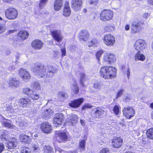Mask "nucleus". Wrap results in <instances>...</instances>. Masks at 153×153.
Here are the masks:
<instances>
[{
  "label": "nucleus",
  "mask_w": 153,
  "mask_h": 153,
  "mask_svg": "<svg viewBox=\"0 0 153 153\" xmlns=\"http://www.w3.org/2000/svg\"><path fill=\"white\" fill-rule=\"evenodd\" d=\"M99 74L105 79H112L117 76V69L112 66H104L100 68Z\"/></svg>",
  "instance_id": "nucleus-1"
},
{
  "label": "nucleus",
  "mask_w": 153,
  "mask_h": 153,
  "mask_svg": "<svg viewBox=\"0 0 153 153\" xmlns=\"http://www.w3.org/2000/svg\"><path fill=\"white\" fill-rule=\"evenodd\" d=\"M33 72L39 78L46 77V71L45 66L41 63H36L33 68Z\"/></svg>",
  "instance_id": "nucleus-2"
},
{
  "label": "nucleus",
  "mask_w": 153,
  "mask_h": 153,
  "mask_svg": "<svg viewBox=\"0 0 153 153\" xmlns=\"http://www.w3.org/2000/svg\"><path fill=\"white\" fill-rule=\"evenodd\" d=\"M113 16V12L112 10L104 9L101 11L100 14L99 18L102 21L106 22L112 20Z\"/></svg>",
  "instance_id": "nucleus-3"
},
{
  "label": "nucleus",
  "mask_w": 153,
  "mask_h": 153,
  "mask_svg": "<svg viewBox=\"0 0 153 153\" xmlns=\"http://www.w3.org/2000/svg\"><path fill=\"white\" fill-rule=\"evenodd\" d=\"M102 40L104 44L107 47L113 46L116 42L115 36L110 33L104 35Z\"/></svg>",
  "instance_id": "nucleus-4"
},
{
  "label": "nucleus",
  "mask_w": 153,
  "mask_h": 153,
  "mask_svg": "<svg viewBox=\"0 0 153 153\" xmlns=\"http://www.w3.org/2000/svg\"><path fill=\"white\" fill-rule=\"evenodd\" d=\"M22 93L30 97L33 101L38 100L40 98V96L39 94L36 93L32 89L28 87L23 88Z\"/></svg>",
  "instance_id": "nucleus-5"
},
{
  "label": "nucleus",
  "mask_w": 153,
  "mask_h": 153,
  "mask_svg": "<svg viewBox=\"0 0 153 153\" xmlns=\"http://www.w3.org/2000/svg\"><path fill=\"white\" fill-rule=\"evenodd\" d=\"M5 16L8 20H15L18 17V12L15 8L10 7L6 10L5 11Z\"/></svg>",
  "instance_id": "nucleus-6"
},
{
  "label": "nucleus",
  "mask_w": 153,
  "mask_h": 153,
  "mask_svg": "<svg viewBox=\"0 0 153 153\" xmlns=\"http://www.w3.org/2000/svg\"><path fill=\"white\" fill-rule=\"evenodd\" d=\"M54 138L59 143H64L68 139V136L65 132H60L59 131H55Z\"/></svg>",
  "instance_id": "nucleus-7"
},
{
  "label": "nucleus",
  "mask_w": 153,
  "mask_h": 153,
  "mask_svg": "<svg viewBox=\"0 0 153 153\" xmlns=\"http://www.w3.org/2000/svg\"><path fill=\"white\" fill-rule=\"evenodd\" d=\"M135 111L134 108L130 106L125 107L122 110L123 115L127 119H130L134 117L135 114Z\"/></svg>",
  "instance_id": "nucleus-8"
},
{
  "label": "nucleus",
  "mask_w": 153,
  "mask_h": 153,
  "mask_svg": "<svg viewBox=\"0 0 153 153\" xmlns=\"http://www.w3.org/2000/svg\"><path fill=\"white\" fill-rule=\"evenodd\" d=\"M145 24L143 22L138 21L137 22H134L131 25V33L135 34L140 32L143 29Z\"/></svg>",
  "instance_id": "nucleus-9"
},
{
  "label": "nucleus",
  "mask_w": 153,
  "mask_h": 153,
  "mask_svg": "<svg viewBox=\"0 0 153 153\" xmlns=\"http://www.w3.org/2000/svg\"><path fill=\"white\" fill-rule=\"evenodd\" d=\"M19 74L22 80L25 82H28L31 79V76L30 74L24 68H20L19 70Z\"/></svg>",
  "instance_id": "nucleus-10"
},
{
  "label": "nucleus",
  "mask_w": 153,
  "mask_h": 153,
  "mask_svg": "<svg viewBox=\"0 0 153 153\" xmlns=\"http://www.w3.org/2000/svg\"><path fill=\"white\" fill-rule=\"evenodd\" d=\"M146 43L144 40L138 39L136 41L134 45V47L136 50L142 51L146 48Z\"/></svg>",
  "instance_id": "nucleus-11"
},
{
  "label": "nucleus",
  "mask_w": 153,
  "mask_h": 153,
  "mask_svg": "<svg viewBox=\"0 0 153 153\" xmlns=\"http://www.w3.org/2000/svg\"><path fill=\"white\" fill-rule=\"evenodd\" d=\"M123 140L120 137H114L111 140V144L112 147L115 148H120L123 145Z\"/></svg>",
  "instance_id": "nucleus-12"
},
{
  "label": "nucleus",
  "mask_w": 153,
  "mask_h": 153,
  "mask_svg": "<svg viewBox=\"0 0 153 153\" xmlns=\"http://www.w3.org/2000/svg\"><path fill=\"white\" fill-rule=\"evenodd\" d=\"M116 59L115 55L112 53H107L103 56L104 62L108 65L115 62Z\"/></svg>",
  "instance_id": "nucleus-13"
},
{
  "label": "nucleus",
  "mask_w": 153,
  "mask_h": 153,
  "mask_svg": "<svg viewBox=\"0 0 153 153\" xmlns=\"http://www.w3.org/2000/svg\"><path fill=\"white\" fill-rule=\"evenodd\" d=\"M82 0H72L71 6L73 10L77 11L81 10L82 7Z\"/></svg>",
  "instance_id": "nucleus-14"
},
{
  "label": "nucleus",
  "mask_w": 153,
  "mask_h": 153,
  "mask_svg": "<svg viewBox=\"0 0 153 153\" xmlns=\"http://www.w3.org/2000/svg\"><path fill=\"white\" fill-rule=\"evenodd\" d=\"M5 143L6 147L8 149H13L16 147L18 143L17 139L15 137H12L8 139Z\"/></svg>",
  "instance_id": "nucleus-15"
},
{
  "label": "nucleus",
  "mask_w": 153,
  "mask_h": 153,
  "mask_svg": "<svg viewBox=\"0 0 153 153\" xmlns=\"http://www.w3.org/2000/svg\"><path fill=\"white\" fill-rule=\"evenodd\" d=\"M64 116L62 113H57L53 117V124L56 127L60 125L62 123Z\"/></svg>",
  "instance_id": "nucleus-16"
},
{
  "label": "nucleus",
  "mask_w": 153,
  "mask_h": 153,
  "mask_svg": "<svg viewBox=\"0 0 153 153\" xmlns=\"http://www.w3.org/2000/svg\"><path fill=\"white\" fill-rule=\"evenodd\" d=\"M32 103L31 100L27 97L21 98L19 101V106L23 108L29 107Z\"/></svg>",
  "instance_id": "nucleus-17"
},
{
  "label": "nucleus",
  "mask_w": 153,
  "mask_h": 153,
  "mask_svg": "<svg viewBox=\"0 0 153 153\" xmlns=\"http://www.w3.org/2000/svg\"><path fill=\"white\" fill-rule=\"evenodd\" d=\"M32 48L35 50H39L42 49L43 47L44 43L42 40L35 39L31 43Z\"/></svg>",
  "instance_id": "nucleus-18"
},
{
  "label": "nucleus",
  "mask_w": 153,
  "mask_h": 153,
  "mask_svg": "<svg viewBox=\"0 0 153 153\" xmlns=\"http://www.w3.org/2000/svg\"><path fill=\"white\" fill-rule=\"evenodd\" d=\"M50 35L54 41L58 42H60L62 40L63 37L61 35V32L58 30L50 31Z\"/></svg>",
  "instance_id": "nucleus-19"
},
{
  "label": "nucleus",
  "mask_w": 153,
  "mask_h": 153,
  "mask_svg": "<svg viewBox=\"0 0 153 153\" xmlns=\"http://www.w3.org/2000/svg\"><path fill=\"white\" fill-rule=\"evenodd\" d=\"M83 101L84 99L82 97L75 99L71 101L68 103V105L73 108H78L82 104Z\"/></svg>",
  "instance_id": "nucleus-20"
},
{
  "label": "nucleus",
  "mask_w": 153,
  "mask_h": 153,
  "mask_svg": "<svg viewBox=\"0 0 153 153\" xmlns=\"http://www.w3.org/2000/svg\"><path fill=\"white\" fill-rule=\"evenodd\" d=\"M90 34L87 30H82L79 33L78 37L80 41L84 42L88 40L90 38Z\"/></svg>",
  "instance_id": "nucleus-21"
},
{
  "label": "nucleus",
  "mask_w": 153,
  "mask_h": 153,
  "mask_svg": "<svg viewBox=\"0 0 153 153\" xmlns=\"http://www.w3.org/2000/svg\"><path fill=\"white\" fill-rule=\"evenodd\" d=\"M40 128L44 133L48 134L52 130V126L48 122L45 121L41 124Z\"/></svg>",
  "instance_id": "nucleus-22"
},
{
  "label": "nucleus",
  "mask_w": 153,
  "mask_h": 153,
  "mask_svg": "<svg viewBox=\"0 0 153 153\" xmlns=\"http://www.w3.org/2000/svg\"><path fill=\"white\" fill-rule=\"evenodd\" d=\"M57 72V69L54 66L49 65L47 66L46 77L51 78L55 76Z\"/></svg>",
  "instance_id": "nucleus-23"
},
{
  "label": "nucleus",
  "mask_w": 153,
  "mask_h": 153,
  "mask_svg": "<svg viewBox=\"0 0 153 153\" xmlns=\"http://www.w3.org/2000/svg\"><path fill=\"white\" fill-rule=\"evenodd\" d=\"M71 10L68 1H65L64 4L63 10L62 15L65 17H68L70 16Z\"/></svg>",
  "instance_id": "nucleus-24"
},
{
  "label": "nucleus",
  "mask_w": 153,
  "mask_h": 153,
  "mask_svg": "<svg viewBox=\"0 0 153 153\" xmlns=\"http://www.w3.org/2000/svg\"><path fill=\"white\" fill-rule=\"evenodd\" d=\"M19 139L20 141L22 143L24 144L30 143L32 140L31 138L29 136L23 133L20 134L19 136Z\"/></svg>",
  "instance_id": "nucleus-25"
},
{
  "label": "nucleus",
  "mask_w": 153,
  "mask_h": 153,
  "mask_svg": "<svg viewBox=\"0 0 153 153\" xmlns=\"http://www.w3.org/2000/svg\"><path fill=\"white\" fill-rule=\"evenodd\" d=\"M18 38L24 41L29 36V33L27 30H19L17 34Z\"/></svg>",
  "instance_id": "nucleus-26"
},
{
  "label": "nucleus",
  "mask_w": 153,
  "mask_h": 153,
  "mask_svg": "<svg viewBox=\"0 0 153 153\" xmlns=\"http://www.w3.org/2000/svg\"><path fill=\"white\" fill-rule=\"evenodd\" d=\"M63 0H55L53 3V8L56 11H59L62 8Z\"/></svg>",
  "instance_id": "nucleus-27"
},
{
  "label": "nucleus",
  "mask_w": 153,
  "mask_h": 153,
  "mask_svg": "<svg viewBox=\"0 0 153 153\" xmlns=\"http://www.w3.org/2000/svg\"><path fill=\"white\" fill-rule=\"evenodd\" d=\"M94 109H95L94 112V117L95 118H102V115L104 112V111L99 107L95 108Z\"/></svg>",
  "instance_id": "nucleus-28"
},
{
  "label": "nucleus",
  "mask_w": 153,
  "mask_h": 153,
  "mask_svg": "<svg viewBox=\"0 0 153 153\" xmlns=\"http://www.w3.org/2000/svg\"><path fill=\"white\" fill-rule=\"evenodd\" d=\"M8 84L10 86L17 87L19 85L20 82L16 77H12L9 80Z\"/></svg>",
  "instance_id": "nucleus-29"
},
{
  "label": "nucleus",
  "mask_w": 153,
  "mask_h": 153,
  "mask_svg": "<svg viewBox=\"0 0 153 153\" xmlns=\"http://www.w3.org/2000/svg\"><path fill=\"white\" fill-rule=\"evenodd\" d=\"M136 51L137 52L135 54L134 56L135 60L136 61H144L145 60V56L143 54L140 53V52L142 51H140L139 50Z\"/></svg>",
  "instance_id": "nucleus-30"
},
{
  "label": "nucleus",
  "mask_w": 153,
  "mask_h": 153,
  "mask_svg": "<svg viewBox=\"0 0 153 153\" xmlns=\"http://www.w3.org/2000/svg\"><path fill=\"white\" fill-rule=\"evenodd\" d=\"M78 121V117L77 115L75 114H72L70 116L68 122L71 124V125L73 126L76 124Z\"/></svg>",
  "instance_id": "nucleus-31"
},
{
  "label": "nucleus",
  "mask_w": 153,
  "mask_h": 153,
  "mask_svg": "<svg viewBox=\"0 0 153 153\" xmlns=\"http://www.w3.org/2000/svg\"><path fill=\"white\" fill-rule=\"evenodd\" d=\"M99 43L98 39L96 38H93L92 39L88 42L87 43V45L89 47H95L97 46V45Z\"/></svg>",
  "instance_id": "nucleus-32"
},
{
  "label": "nucleus",
  "mask_w": 153,
  "mask_h": 153,
  "mask_svg": "<svg viewBox=\"0 0 153 153\" xmlns=\"http://www.w3.org/2000/svg\"><path fill=\"white\" fill-rule=\"evenodd\" d=\"M86 141V139H83L79 141L78 147L81 152L84 151L85 150Z\"/></svg>",
  "instance_id": "nucleus-33"
},
{
  "label": "nucleus",
  "mask_w": 153,
  "mask_h": 153,
  "mask_svg": "<svg viewBox=\"0 0 153 153\" xmlns=\"http://www.w3.org/2000/svg\"><path fill=\"white\" fill-rule=\"evenodd\" d=\"M147 137L149 139L153 140V127L148 129L146 132Z\"/></svg>",
  "instance_id": "nucleus-34"
},
{
  "label": "nucleus",
  "mask_w": 153,
  "mask_h": 153,
  "mask_svg": "<svg viewBox=\"0 0 153 153\" xmlns=\"http://www.w3.org/2000/svg\"><path fill=\"white\" fill-rule=\"evenodd\" d=\"M104 30V31L105 33L111 32L114 30V27L113 25H108L105 27Z\"/></svg>",
  "instance_id": "nucleus-35"
},
{
  "label": "nucleus",
  "mask_w": 153,
  "mask_h": 153,
  "mask_svg": "<svg viewBox=\"0 0 153 153\" xmlns=\"http://www.w3.org/2000/svg\"><path fill=\"white\" fill-rule=\"evenodd\" d=\"M79 75L80 76L79 79L80 83L84 87L85 85L83 82L85 80V74L84 73H81L79 74Z\"/></svg>",
  "instance_id": "nucleus-36"
},
{
  "label": "nucleus",
  "mask_w": 153,
  "mask_h": 153,
  "mask_svg": "<svg viewBox=\"0 0 153 153\" xmlns=\"http://www.w3.org/2000/svg\"><path fill=\"white\" fill-rule=\"evenodd\" d=\"M121 107L119 105H115L113 107L112 110L116 115H118L120 113Z\"/></svg>",
  "instance_id": "nucleus-37"
},
{
  "label": "nucleus",
  "mask_w": 153,
  "mask_h": 153,
  "mask_svg": "<svg viewBox=\"0 0 153 153\" xmlns=\"http://www.w3.org/2000/svg\"><path fill=\"white\" fill-rule=\"evenodd\" d=\"M32 150L34 153H39L40 151V149L38 144H34L32 147Z\"/></svg>",
  "instance_id": "nucleus-38"
},
{
  "label": "nucleus",
  "mask_w": 153,
  "mask_h": 153,
  "mask_svg": "<svg viewBox=\"0 0 153 153\" xmlns=\"http://www.w3.org/2000/svg\"><path fill=\"white\" fill-rule=\"evenodd\" d=\"M20 153H31L30 149L28 147L24 146L22 147L20 151Z\"/></svg>",
  "instance_id": "nucleus-39"
},
{
  "label": "nucleus",
  "mask_w": 153,
  "mask_h": 153,
  "mask_svg": "<svg viewBox=\"0 0 153 153\" xmlns=\"http://www.w3.org/2000/svg\"><path fill=\"white\" fill-rule=\"evenodd\" d=\"M44 152L45 153H53V151L52 147L45 146L44 148Z\"/></svg>",
  "instance_id": "nucleus-40"
},
{
  "label": "nucleus",
  "mask_w": 153,
  "mask_h": 153,
  "mask_svg": "<svg viewBox=\"0 0 153 153\" xmlns=\"http://www.w3.org/2000/svg\"><path fill=\"white\" fill-rule=\"evenodd\" d=\"M73 88L72 89V92L74 94H77L79 92V88L78 85L76 84L73 85Z\"/></svg>",
  "instance_id": "nucleus-41"
},
{
  "label": "nucleus",
  "mask_w": 153,
  "mask_h": 153,
  "mask_svg": "<svg viewBox=\"0 0 153 153\" xmlns=\"http://www.w3.org/2000/svg\"><path fill=\"white\" fill-rule=\"evenodd\" d=\"M104 53V51L102 50L101 49L98 51L96 53V56L98 61H100V58Z\"/></svg>",
  "instance_id": "nucleus-42"
},
{
  "label": "nucleus",
  "mask_w": 153,
  "mask_h": 153,
  "mask_svg": "<svg viewBox=\"0 0 153 153\" xmlns=\"http://www.w3.org/2000/svg\"><path fill=\"white\" fill-rule=\"evenodd\" d=\"M49 0H40L39 7L40 9H42L45 5L47 4Z\"/></svg>",
  "instance_id": "nucleus-43"
},
{
  "label": "nucleus",
  "mask_w": 153,
  "mask_h": 153,
  "mask_svg": "<svg viewBox=\"0 0 153 153\" xmlns=\"http://www.w3.org/2000/svg\"><path fill=\"white\" fill-rule=\"evenodd\" d=\"M3 125L5 127H6L10 128H13L14 126V125H13L10 123L7 122H3Z\"/></svg>",
  "instance_id": "nucleus-44"
},
{
  "label": "nucleus",
  "mask_w": 153,
  "mask_h": 153,
  "mask_svg": "<svg viewBox=\"0 0 153 153\" xmlns=\"http://www.w3.org/2000/svg\"><path fill=\"white\" fill-rule=\"evenodd\" d=\"M88 2L89 4L97 6L99 3V0H88Z\"/></svg>",
  "instance_id": "nucleus-45"
},
{
  "label": "nucleus",
  "mask_w": 153,
  "mask_h": 153,
  "mask_svg": "<svg viewBox=\"0 0 153 153\" xmlns=\"http://www.w3.org/2000/svg\"><path fill=\"white\" fill-rule=\"evenodd\" d=\"M99 153H111L109 149L107 147H104L100 150Z\"/></svg>",
  "instance_id": "nucleus-46"
},
{
  "label": "nucleus",
  "mask_w": 153,
  "mask_h": 153,
  "mask_svg": "<svg viewBox=\"0 0 153 153\" xmlns=\"http://www.w3.org/2000/svg\"><path fill=\"white\" fill-rule=\"evenodd\" d=\"M33 88L35 89H41V87L39 83L36 81L33 83Z\"/></svg>",
  "instance_id": "nucleus-47"
},
{
  "label": "nucleus",
  "mask_w": 153,
  "mask_h": 153,
  "mask_svg": "<svg viewBox=\"0 0 153 153\" xmlns=\"http://www.w3.org/2000/svg\"><path fill=\"white\" fill-rule=\"evenodd\" d=\"M92 107V106L89 103L85 104L82 106L81 109L84 110L85 108H91Z\"/></svg>",
  "instance_id": "nucleus-48"
},
{
  "label": "nucleus",
  "mask_w": 153,
  "mask_h": 153,
  "mask_svg": "<svg viewBox=\"0 0 153 153\" xmlns=\"http://www.w3.org/2000/svg\"><path fill=\"white\" fill-rule=\"evenodd\" d=\"M101 85L98 82H96L93 84V87L96 89H99L101 88Z\"/></svg>",
  "instance_id": "nucleus-49"
},
{
  "label": "nucleus",
  "mask_w": 153,
  "mask_h": 153,
  "mask_svg": "<svg viewBox=\"0 0 153 153\" xmlns=\"http://www.w3.org/2000/svg\"><path fill=\"white\" fill-rule=\"evenodd\" d=\"M131 100V96L129 94L124 97L123 99V101L125 102H129Z\"/></svg>",
  "instance_id": "nucleus-50"
},
{
  "label": "nucleus",
  "mask_w": 153,
  "mask_h": 153,
  "mask_svg": "<svg viewBox=\"0 0 153 153\" xmlns=\"http://www.w3.org/2000/svg\"><path fill=\"white\" fill-rule=\"evenodd\" d=\"M123 91L124 90L123 89L120 90L117 93L116 98L117 99L119 98L122 95Z\"/></svg>",
  "instance_id": "nucleus-51"
},
{
  "label": "nucleus",
  "mask_w": 153,
  "mask_h": 153,
  "mask_svg": "<svg viewBox=\"0 0 153 153\" xmlns=\"http://www.w3.org/2000/svg\"><path fill=\"white\" fill-rule=\"evenodd\" d=\"M50 115V113L48 109H45L43 112V116L45 117H47Z\"/></svg>",
  "instance_id": "nucleus-52"
},
{
  "label": "nucleus",
  "mask_w": 153,
  "mask_h": 153,
  "mask_svg": "<svg viewBox=\"0 0 153 153\" xmlns=\"http://www.w3.org/2000/svg\"><path fill=\"white\" fill-rule=\"evenodd\" d=\"M2 1L8 4H13L15 2V0H2Z\"/></svg>",
  "instance_id": "nucleus-53"
},
{
  "label": "nucleus",
  "mask_w": 153,
  "mask_h": 153,
  "mask_svg": "<svg viewBox=\"0 0 153 153\" xmlns=\"http://www.w3.org/2000/svg\"><path fill=\"white\" fill-rule=\"evenodd\" d=\"M62 52V57H63L66 55V52L65 48H63L60 49Z\"/></svg>",
  "instance_id": "nucleus-54"
},
{
  "label": "nucleus",
  "mask_w": 153,
  "mask_h": 153,
  "mask_svg": "<svg viewBox=\"0 0 153 153\" xmlns=\"http://www.w3.org/2000/svg\"><path fill=\"white\" fill-rule=\"evenodd\" d=\"M4 149V146L2 143H0V153H1Z\"/></svg>",
  "instance_id": "nucleus-55"
},
{
  "label": "nucleus",
  "mask_w": 153,
  "mask_h": 153,
  "mask_svg": "<svg viewBox=\"0 0 153 153\" xmlns=\"http://www.w3.org/2000/svg\"><path fill=\"white\" fill-rule=\"evenodd\" d=\"M5 28L0 25V33H1L5 32Z\"/></svg>",
  "instance_id": "nucleus-56"
},
{
  "label": "nucleus",
  "mask_w": 153,
  "mask_h": 153,
  "mask_svg": "<svg viewBox=\"0 0 153 153\" xmlns=\"http://www.w3.org/2000/svg\"><path fill=\"white\" fill-rule=\"evenodd\" d=\"M150 14L148 13H145L143 16V17L145 19H147L148 17H149Z\"/></svg>",
  "instance_id": "nucleus-57"
},
{
  "label": "nucleus",
  "mask_w": 153,
  "mask_h": 153,
  "mask_svg": "<svg viewBox=\"0 0 153 153\" xmlns=\"http://www.w3.org/2000/svg\"><path fill=\"white\" fill-rule=\"evenodd\" d=\"M17 31V30H9L8 31V33L9 34L12 33H14L16 31Z\"/></svg>",
  "instance_id": "nucleus-58"
},
{
  "label": "nucleus",
  "mask_w": 153,
  "mask_h": 153,
  "mask_svg": "<svg viewBox=\"0 0 153 153\" xmlns=\"http://www.w3.org/2000/svg\"><path fill=\"white\" fill-rule=\"evenodd\" d=\"M125 30H126L127 31V30H129L130 29L129 25L128 24L126 25L125 26Z\"/></svg>",
  "instance_id": "nucleus-59"
},
{
  "label": "nucleus",
  "mask_w": 153,
  "mask_h": 153,
  "mask_svg": "<svg viewBox=\"0 0 153 153\" xmlns=\"http://www.w3.org/2000/svg\"><path fill=\"white\" fill-rule=\"evenodd\" d=\"M147 2L150 5H153V0H147Z\"/></svg>",
  "instance_id": "nucleus-60"
},
{
  "label": "nucleus",
  "mask_w": 153,
  "mask_h": 153,
  "mask_svg": "<svg viewBox=\"0 0 153 153\" xmlns=\"http://www.w3.org/2000/svg\"><path fill=\"white\" fill-rule=\"evenodd\" d=\"M126 74L127 75V77L128 78L130 75V70L129 68H128L127 69L126 71Z\"/></svg>",
  "instance_id": "nucleus-61"
},
{
  "label": "nucleus",
  "mask_w": 153,
  "mask_h": 153,
  "mask_svg": "<svg viewBox=\"0 0 153 153\" xmlns=\"http://www.w3.org/2000/svg\"><path fill=\"white\" fill-rule=\"evenodd\" d=\"M66 95H67V94L65 92H62L61 94V95L63 97H65Z\"/></svg>",
  "instance_id": "nucleus-62"
},
{
  "label": "nucleus",
  "mask_w": 153,
  "mask_h": 153,
  "mask_svg": "<svg viewBox=\"0 0 153 153\" xmlns=\"http://www.w3.org/2000/svg\"><path fill=\"white\" fill-rule=\"evenodd\" d=\"M80 122L82 125H84V123H85L84 121V120H83L80 119Z\"/></svg>",
  "instance_id": "nucleus-63"
},
{
  "label": "nucleus",
  "mask_w": 153,
  "mask_h": 153,
  "mask_svg": "<svg viewBox=\"0 0 153 153\" xmlns=\"http://www.w3.org/2000/svg\"><path fill=\"white\" fill-rule=\"evenodd\" d=\"M149 107L152 109H153V102L150 104Z\"/></svg>",
  "instance_id": "nucleus-64"
}]
</instances>
